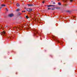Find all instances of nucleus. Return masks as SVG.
Here are the masks:
<instances>
[{"mask_svg": "<svg viewBox=\"0 0 77 77\" xmlns=\"http://www.w3.org/2000/svg\"><path fill=\"white\" fill-rule=\"evenodd\" d=\"M32 31H33V36H36V35H40L39 34V33H38V29H34L32 30Z\"/></svg>", "mask_w": 77, "mask_h": 77, "instance_id": "nucleus-1", "label": "nucleus"}, {"mask_svg": "<svg viewBox=\"0 0 77 77\" xmlns=\"http://www.w3.org/2000/svg\"><path fill=\"white\" fill-rule=\"evenodd\" d=\"M1 34L2 36H4V35H5L6 34V32L4 31L2 32H1Z\"/></svg>", "mask_w": 77, "mask_h": 77, "instance_id": "nucleus-2", "label": "nucleus"}, {"mask_svg": "<svg viewBox=\"0 0 77 77\" xmlns=\"http://www.w3.org/2000/svg\"><path fill=\"white\" fill-rule=\"evenodd\" d=\"M52 38L54 40V41H56V40H57V37L54 35H52Z\"/></svg>", "mask_w": 77, "mask_h": 77, "instance_id": "nucleus-3", "label": "nucleus"}, {"mask_svg": "<svg viewBox=\"0 0 77 77\" xmlns=\"http://www.w3.org/2000/svg\"><path fill=\"white\" fill-rule=\"evenodd\" d=\"M14 14H9L8 15V17H14Z\"/></svg>", "mask_w": 77, "mask_h": 77, "instance_id": "nucleus-4", "label": "nucleus"}, {"mask_svg": "<svg viewBox=\"0 0 77 77\" xmlns=\"http://www.w3.org/2000/svg\"><path fill=\"white\" fill-rule=\"evenodd\" d=\"M27 11L30 12L32 11V9L28 8L26 9Z\"/></svg>", "mask_w": 77, "mask_h": 77, "instance_id": "nucleus-5", "label": "nucleus"}, {"mask_svg": "<svg viewBox=\"0 0 77 77\" xmlns=\"http://www.w3.org/2000/svg\"><path fill=\"white\" fill-rule=\"evenodd\" d=\"M28 6H33V4H28Z\"/></svg>", "mask_w": 77, "mask_h": 77, "instance_id": "nucleus-6", "label": "nucleus"}, {"mask_svg": "<svg viewBox=\"0 0 77 77\" xmlns=\"http://www.w3.org/2000/svg\"><path fill=\"white\" fill-rule=\"evenodd\" d=\"M57 42H58V43H60V44H61L62 43H62H63V42H61L60 41H59V40H57Z\"/></svg>", "mask_w": 77, "mask_h": 77, "instance_id": "nucleus-7", "label": "nucleus"}, {"mask_svg": "<svg viewBox=\"0 0 77 77\" xmlns=\"http://www.w3.org/2000/svg\"><path fill=\"white\" fill-rule=\"evenodd\" d=\"M47 6H48V7H50V6H55V5H47Z\"/></svg>", "mask_w": 77, "mask_h": 77, "instance_id": "nucleus-8", "label": "nucleus"}, {"mask_svg": "<svg viewBox=\"0 0 77 77\" xmlns=\"http://www.w3.org/2000/svg\"><path fill=\"white\" fill-rule=\"evenodd\" d=\"M20 4H18V3H17L16 5V6L17 7H19V6H20Z\"/></svg>", "mask_w": 77, "mask_h": 77, "instance_id": "nucleus-9", "label": "nucleus"}, {"mask_svg": "<svg viewBox=\"0 0 77 77\" xmlns=\"http://www.w3.org/2000/svg\"><path fill=\"white\" fill-rule=\"evenodd\" d=\"M22 14V13H20V12H19L18 13V15L19 16H20V15L21 14Z\"/></svg>", "mask_w": 77, "mask_h": 77, "instance_id": "nucleus-10", "label": "nucleus"}, {"mask_svg": "<svg viewBox=\"0 0 77 77\" xmlns=\"http://www.w3.org/2000/svg\"><path fill=\"white\" fill-rule=\"evenodd\" d=\"M1 6H5L6 5H5V4H2V5H1Z\"/></svg>", "mask_w": 77, "mask_h": 77, "instance_id": "nucleus-11", "label": "nucleus"}, {"mask_svg": "<svg viewBox=\"0 0 77 77\" xmlns=\"http://www.w3.org/2000/svg\"><path fill=\"white\" fill-rule=\"evenodd\" d=\"M26 18L27 19H28V18H29V17H28V16H26Z\"/></svg>", "mask_w": 77, "mask_h": 77, "instance_id": "nucleus-12", "label": "nucleus"}, {"mask_svg": "<svg viewBox=\"0 0 77 77\" xmlns=\"http://www.w3.org/2000/svg\"><path fill=\"white\" fill-rule=\"evenodd\" d=\"M17 11H20V9H17L16 10Z\"/></svg>", "mask_w": 77, "mask_h": 77, "instance_id": "nucleus-13", "label": "nucleus"}, {"mask_svg": "<svg viewBox=\"0 0 77 77\" xmlns=\"http://www.w3.org/2000/svg\"><path fill=\"white\" fill-rule=\"evenodd\" d=\"M38 21V19H35V21Z\"/></svg>", "mask_w": 77, "mask_h": 77, "instance_id": "nucleus-14", "label": "nucleus"}, {"mask_svg": "<svg viewBox=\"0 0 77 77\" xmlns=\"http://www.w3.org/2000/svg\"><path fill=\"white\" fill-rule=\"evenodd\" d=\"M58 5H61V3H60V2H59Z\"/></svg>", "mask_w": 77, "mask_h": 77, "instance_id": "nucleus-15", "label": "nucleus"}, {"mask_svg": "<svg viewBox=\"0 0 77 77\" xmlns=\"http://www.w3.org/2000/svg\"><path fill=\"white\" fill-rule=\"evenodd\" d=\"M60 7H57V9H60Z\"/></svg>", "mask_w": 77, "mask_h": 77, "instance_id": "nucleus-16", "label": "nucleus"}, {"mask_svg": "<svg viewBox=\"0 0 77 77\" xmlns=\"http://www.w3.org/2000/svg\"><path fill=\"white\" fill-rule=\"evenodd\" d=\"M6 10L7 11H8V9L7 8H5Z\"/></svg>", "mask_w": 77, "mask_h": 77, "instance_id": "nucleus-17", "label": "nucleus"}, {"mask_svg": "<svg viewBox=\"0 0 77 77\" xmlns=\"http://www.w3.org/2000/svg\"><path fill=\"white\" fill-rule=\"evenodd\" d=\"M73 2V0H70V2Z\"/></svg>", "mask_w": 77, "mask_h": 77, "instance_id": "nucleus-18", "label": "nucleus"}, {"mask_svg": "<svg viewBox=\"0 0 77 77\" xmlns=\"http://www.w3.org/2000/svg\"><path fill=\"white\" fill-rule=\"evenodd\" d=\"M26 12V11H22V12Z\"/></svg>", "mask_w": 77, "mask_h": 77, "instance_id": "nucleus-19", "label": "nucleus"}, {"mask_svg": "<svg viewBox=\"0 0 77 77\" xmlns=\"http://www.w3.org/2000/svg\"><path fill=\"white\" fill-rule=\"evenodd\" d=\"M38 36H36L35 37V38H38Z\"/></svg>", "mask_w": 77, "mask_h": 77, "instance_id": "nucleus-20", "label": "nucleus"}, {"mask_svg": "<svg viewBox=\"0 0 77 77\" xmlns=\"http://www.w3.org/2000/svg\"><path fill=\"white\" fill-rule=\"evenodd\" d=\"M29 28H26V30H29Z\"/></svg>", "mask_w": 77, "mask_h": 77, "instance_id": "nucleus-21", "label": "nucleus"}, {"mask_svg": "<svg viewBox=\"0 0 77 77\" xmlns=\"http://www.w3.org/2000/svg\"><path fill=\"white\" fill-rule=\"evenodd\" d=\"M49 9H51V8H48V10H49Z\"/></svg>", "mask_w": 77, "mask_h": 77, "instance_id": "nucleus-22", "label": "nucleus"}, {"mask_svg": "<svg viewBox=\"0 0 77 77\" xmlns=\"http://www.w3.org/2000/svg\"><path fill=\"white\" fill-rule=\"evenodd\" d=\"M42 3H43V4H44V3H45L44 1L42 2Z\"/></svg>", "mask_w": 77, "mask_h": 77, "instance_id": "nucleus-23", "label": "nucleus"}, {"mask_svg": "<svg viewBox=\"0 0 77 77\" xmlns=\"http://www.w3.org/2000/svg\"><path fill=\"white\" fill-rule=\"evenodd\" d=\"M53 4L54 5V4H55V2H53Z\"/></svg>", "mask_w": 77, "mask_h": 77, "instance_id": "nucleus-24", "label": "nucleus"}, {"mask_svg": "<svg viewBox=\"0 0 77 77\" xmlns=\"http://www.w3.org/2000/svg\"><path fill=\"white\" fill-rule=\"evenodd\" d=\"M13 29H15V28H16V27L15 26L14 27H13Z\"/></svg>", "mask_w": 77, "mask_h": 77, "instance_id": "nucleus-25", "label": "nucleus"}, {"mask_svg": "<svg viewBox=\"0 0 77 77\" xmlns=\"http://www.w3.org/2000/svg\"><path fill=\"white\" fill-rule=\"evenodd\" d=\"M73 17L74 18H75V17H76L75 16H73Z\"/></svg>", "mask_w": 77, "mask_h": 77, "instance_id": "nucleus-26", "label": "nucleus"}, {"mask_svg": "<svg viewBox=\"0 0 77 77\" xmlns=\"http://www.w3.org/2000/svg\"><path fill=\"white\" fill-rule=\"evenodd\" d=\"M18 74V73L16 72V74Z\"/></svg>", "mask_w": 77, "mask_h": 77, "instance_id": "nucleus-27", "label": "nucleus"}, {"mask_svg": "<svg viewBox=\"0 0 77 77\" xmlns=\"http://www.w3.org/2000/svg\"><path fill=\"white\" fill-rule=\"evenodd\" d=\"M26 7L24 8V9H26Z\"/></svg>", "mask_w": 77, "mask_h": 77, "instance_id": "nucleus-28", "label": "nucleus"}, {"mask_svg": "<svg viewBox=\"0 0 77 77\" xmlns=\"http://www.w3.org/2000/svg\"><path fill=\"white\" fill-rule=\"evenodd\" d=\"M53 9H53V8H52V10H53Z\"/></svg>", "mask_w": 77, "mask_h": 77, "instance_id": "nucleus-29", "label": "nucleus"}, {"mask_svg": "<svg viewBox=\"0 0 77 77\" xmlns=\"http://www.w3.org/2000/svg\"><path fill=\"white\" fill-rule=\"evenodd\" d=\"M1 8H2L0 7V9H1Z\"/></svg>", "mask_w": 77, "mask_h": 77, "instance_id": "nucleus-30", "label": "nucleus"}, {"mask_svg": "<svg viewBox=\"0 0 77 77\" xmlns=\"http://www.w3.org/2000/svg\"><path fill=\"white\" fill-rule=\"evenodd\" d=\"M51 57H52V56H51Z\"/></svg>", "mask_w": 77, "mask_h": 77, "instance_id": "nucleus-31", "label": "nucleus"}, {"mask_svg": "<svg viewBox=\"0 0 77 77\" xmlns=\"http://www.w3.org/2000/svg\"><path fill=\"white\" fill-rule=\"evenodd\" d=\"M76 32H77V31H76Z\"/></svg>", "mask_w": 77, "mask_h": 77, "instance_id": "nucleus-32", "label": "nucleus"}, {"mask_svg": "<svg viewBox=\"0 0 77 77\" xmlns=\"http://www.w3.org/2000/svg\"><path fill=\"white\" fill-rule=\"evenodd\" d=\"M63 1H64V0H63Z\"/></svg>", "mask_w": 77, "mask_h": 77, "instance_id": "nucleus-33", "label": "nucleus"}, {"mask_svg": "<svg viewBox=\"0 0 77 77\" xmlns=\"http://www.w3.org/2000/svg\"><path fill=\"white\" fill-rule=\"evenodd\" d=\"M53 2V1H52V2Z\"/></svg>", "mask_w": 77, "mask_h": 77, "instance_id": "nucleus-34", "label": "nucleus"}, {"mask_svg": "<svg viewBox=\"0 0 77 77\" xmlns=\"http://www.w3.org/2000/svg\"><path fill=\"white\" fill-rule=\"evenodd\" d=\"M68 12H69V11H68Z\"/></svg>", "mask_w": 77, "mask_h": 77, "instance_id": "nucleus-35", "label": "nucleus"}, {"mask_svg": "<svg viewBox=\"0 0 77 77\" xmlns=\"http://www.w3.org/2000/svg\"><path fill=\"white\" fill-rule=\"evenodd\" d=\"M53 14H54V13H53Z\"/></svg>", "mask_w": 77, "mask_h": 77, "instance_id": "nucleus-36", "label": "nucleus"}, {"mask_svg": "<svg viewBox=\"0 0 77 77\" xmlns=\"http://www.w3.org/2000/svg\"><path fill=\"white\" fill-rule=\"evenodd\" d=\"M58 1H59V0H58Z\"/></svg>", "mask_w": 77, "mask_h": 77, "instance_id": "nucleus-37", "label": "nucleus"}, {"mask_svg": "<svg viewBox=\"0 0 77 77\" xmlns=\"http://www.w3.org/2000/svg\"><path fill=\"white\" fill-rule=\"evenodd\" d=\"M17 27H16V28H17Z\"/></svg>", "mask_w": 77, "mask_h": 77, "instance_id": "nucleus-38", "label": "nucleus"}]
</instances>
